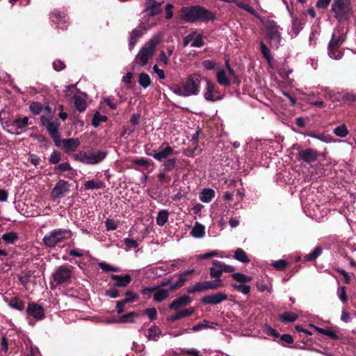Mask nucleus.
Instances as JSON below:
<instances>
[{
  "instance_id": "1",
  "label": "nucleus",
  "mask_w": 356,
  "mask_h": 356,
  "mask_svg": "<svg viewBox=\"0 0 356 356\" xmlns=\"http://www.w3.org/2000/svg\"><path fill=\"white\" fill-rule=\"evenodd\" d=\"M180 12V19L189 23L213 22L216 19L214 13L198 5L182 7Z\"/></svg>"
},
{
  "instance_id": "2",
  "label": "nucleus",
  "mask_w": 356,
  "mask_h": 356,
  "mask_svg": "<svg viewBox=\"0 0 356 356\" xmlns=\"http://www.w3.org/2000/svg\"><path fill=\"white\" fill-rule=\"evenodd\" d=\"M202 81L200 75L193 74L186 79L182 86L175 85L170 90L176 95L183 97L196 95L200 92V83Z\"/></svg>"
},
{
  "instance_id": "3",
  "label": "nucleus",
  "mask_w": 356,
  "mask_h": 356,
  "mask_svg": "<svg viewBox=\"0 0 356 356\" xmlns=\"http://www.w3.org/2000/svg\"><path fill=\"white\" fill-rule=\"evenodd\" d=\"M159 42L160 39L156 36L153 37L147 41L136 55L135 58L136 62L141 66L146 65L149 60L153 57L156 48Z\"/></svg>"
},
{
  "instance_id": "4",
  "label": "nucleus",
  "mask_w": 356,
  "mask_h": 356,
  "mask_svg": "<svg viewBox=\"0 0 356 356\" xmlns=\"http://www.w3.org/2000/svg\"><path fill=\"white\" fill-rule=\"evenodd\" d=\"M72 232L69 229H54L47 233L42 238L43 243L48 248H54L59 243L70 238Z\"/></svg>"
},
{
  "instance_id": "5",
  "label": "nucleus",
  "mask_w": 356,
  "mask_h": 356,
  "mask_svg": "<svg viewBox=\"0 0 356 356\" xmlns=\"http://www.w3.org/2000/svg\"><path fill=\"white\" fill-rule=\"evenodd\" d=\"M330 11L334 14V17L339 22L348 19L353 11L350 0H334Z\"/></svg>"
},
{
  "instance_id": "6",
  "label": "nucleus",
  "mask_w": 356,
  "mask_h": 356,
  "mask_svg": "<svg viewBox=\"0 0 356 356\" xmlns=\"http://www.w3.org/2000/svg\"><path fill=\"white\" fill-rule=\"evenodd\" d=\"M108 154L107 151L95 150L92 152H79L74 154L73 158L75 161H80L87 165H95L103 161Z\"/></svg>"
},
{
  "instance_id": "7",
  "label": "nucleus",
  "mask_w": 356,
  "mask_h": 356,
  "mask_svg": "<svg viewBox=\"0 0 356 356\" xmlns=\"http://www.w3.org/2000/svg\"><path fill=\"white\" fill-rule=\"evenodd\" d=\"M72 266L61 265L57 267L51 275L52 280L57 285L67 284L70 283Z\"/></svg>"
},
{
  "instance_id": "8",
  "label": "nucleus",
  "mask_w": 356,
  "mask_h": 356,
  "mask_svg": "<svg viewBox=\"0 0 356 356\" xmlns=\"http://www.w3.org/2000/svg\"><path fill=\"white\" fill-rule=\"evenodd\" d=\"M58 147L63 149L65 152L70 153L74 152L80 145L81 143L78 138L61 139L60 135H51Z\"/></svg>"
},
{
  "instance_id": "9",
  "label": "nucleus",
  "mask_w": 356,
  "mask_h": 356,
  "mask_svg": "<svg viewBox=\"0 0 356 356\" xmlns=\"http://www.w3.org/2000/svg\"><path fill=\"white\" fill-rule=\"evenodd\" d=\"M213 266L209 268V274L212 278L220 279L222 273H233L235 267L226 264L218 260L212 261Z\"/></svg>"
},
{
  "instance_id": "10",
  "label": "nucleus",
  "mask_w": 356,
  "mask_h": 356,
  "mask_svg": "<svg viewBox=\"0 0 356 356\" xmlns=\"http://www.w3.org/2000/svg\"><path fill=\"white\" fill-rule=\"evenodd\" d=\"M266 35L270 40L272 47H278L282 37L279 32V26L274 21H268L266 25Z\"/></svg>"
},
{
  "instance_id": "11",
  "label": "nucleus",
  "mask_w": 356,
  "mask_h": 356,
  "mask_svg": "<svg viewBox=\"0 0 356 356\" xmlns=\"http://www.w3.org/2000/svg\"><path fill=\"white\" fill-rule=\"evenodd\" d=\"M70 184L67 181L63 179L59 180L52 189L51 196L52 200L55 201L58 199L63 197L69 191Z\"/></svg>"
},
{
  "instance_id": "12",
  "label": "nucleus",
  "mask_w": 356,
  "mask_h": 356,
  "mask_svg": "<svg viewBox=\"0 0 356 356\" xmlns=\"http://www.w3.org/2000/svg\"><path fill=\"white\" fill-rule=\"evenodd\" d=\"M228 299V296L222 292L207 294L201 298V302L204 305H218Z\"/></svg>"
},
{
  "instance_id": "13",
  "label": "nucleus",
  "mask_w": 356,
  "mask_h": 356,
  "mask_svg": "<svg viewBox=\"0 0 356 356\" xmlns=\"http://www.w3.org/2000/svg\"><path fill=\"white\" fill-rule=\"evenodd\" d=\"M26 313L38 321L42 320L45 317L44 309L41 305L34 302L28 303Z\"/></svg>"
},
{
  "instance_id": "14",
  "label": "nucleus",
  "mask_w": 356,
  "mask_h": 356,
  "mask_svg": "<svg viewBox=\"0 0 356 356\" xmlns=\"http://www.w3.org/2000/svg\"><path fill=\"white\" fill-rule=\"evenodd\" d=\"M207 83V91L204 92V98L207 101H217L221 99V96L219 95L217 90H216V86L213 83L209 81L207 79H204Z\"/></svg>"
},
{
  "instance_id": "15",
  "label": "nucleus",
  "mask_w": 356,
  "mask_h": 356,
  "mask_svg": "<svg viewBox=\"0 0 356 356\" xmlns=\"http://www.w3.org/2000/svg\"><path fill=\"white\" fill-rule=\"evenodd\" d=\"M318 152L312 148L301 149L298 154V159L302 160L306 163L315 161L318 158Z\"/></svg>"
},
{
  "instance_id": "16",
  "label": "nucleus",
  "mask_w": 356,
  "mask_h": 356,
  "mask_svg": "<svg viewBox=\"0 0 356 356\" xmlns=\"http://www.w3.org/2000/svg\"><path fill=\"white\" fill-rule=\"evenodd\" d=\"M173 153V149L169 146L166 145L164 147H161V149L159 152L154 151V152H149L148 149H146V154L149 156H152L156 160L159 161H163L166 159L169 156L172 155Z\"/></svg>"
},
{
  "instance_id": "17",
  "label": "nucleus",
  "mask_w": 356,
  "mask_h": 356,
  "mask_svg": "<svg viewBox=\"0 0 356 356\" xmlns=\"http://www.w3.org/2000/svg\"><path fill=\"white\" fill-rule=\"evenodd\" d=\"M192 302L191 298L188 295H183L174 300L169 305V309L174 311H178L181 307L190 305Z\"/></svg>"
},
{
  "instance_id": "18",
  "label": "nucleus",
  "mask_w": 356,
  "mask_h": 356,
  "mask_svg": "<svg viewBox=\"0 0 356 356\" xmlns=\"http://www.w3.org/2000/svg\"><path fill=\"white\" fill-rule=\"evenodd\" d=\"M145 11L148 15L154 16L161 13V3L157 2L155 0H147L145 3Z\"/></svg>"
},
{
  "instance_id": "19",
  "label": "nucleus",
  "mask_w": 356,
  "mask_h": 356,
  "mask_svg": "<svg viewBox=\"0 0 356 356\" xmlns=\"http://www.w3.org/2000/svg\"><path fill=\"white\" fill-rule=\"evenodd\" d=\"M42 124L46 127L49 134H58L59 123L57 120H53L44 116L40 118Z\"/></svg>"
},
{
  "instance_id": "20",
  "label": "nucleus",
  "mask_w": 356,
  "mask_h": 356,
  "mask_svg": "<svg viewBox=\"0 0 356 356\" xmlns=\"http://www.w3.org/2000/svg\"><path fill=\"white\" fill-rule=\"evenodd\" d=\"M195 312V309L191 307L190 309H185L178 311L175 315L169 316L167 317V321L169 322H175L181 318L191 316Z\"/></svg>"
},
{
  "instance_id": "21",
  "label": "nucleus",
  "mask_w": 356,
  "mask_h": 356,
  "mask_svg": "<svg viewBox=\"0 0 356 356\" xmlns=\"http://www.w3.org/2000/svg\"><path fill=\"white\" fill-rule=\"evenodd\" d=\"M111 277V280L116 282L114 284V286L116 287H125L131 281V277L129 274H127L124 276L119 275H112Z\"/></svg>"
},
{
  "instance_id": "22",
  "label": "nucleus",
  "mask_w": 356,
  "mask_h": 356,
  "mask_svg": "<svg viewBox=\"0 0 356 356\" xmlns=\"http://www.w3.org/2000/svg\"><path fill=\"white\" fill-rule=\"evenodd\" d=\"M4 300L8 303V306L12 309L18 311H23L25 308V302L18 297H13L10 300L4 298Z\"/></svg>"
},
{
  "instance_id": "23",
  "label": "nucleus",
  "mask_w": 356,
  "mask_h": 356,
  "mask_svg": "<svg viewBox=\"0 0 356 356\" xmlns=\"http://www.w3.org/2000/svg\"><path fill=\"white\" fill-rule=\"evenodd\" d=\"M156 288L154 290L153 295L154 300L157 302H161L169 297V290L160 288L159 286H155Z\"/></svg>"
},
{
  "instance_id": "24",
  "label": "nucleus",
  "mask_w": 356,
  "mask_h": 356,
  "mask_svg": "<svg viewBox=\"0 0 356 356\" xmlns=\"http://www.w3.org/2000/svg\"><path fill=\"white\" fill-rule=\"evenodd\" d=\"M309 325L311 327H314L315 329V330H316L318 333H320L321 334L325 335V336L328 337L329 338L334 339V340L339 339V336L336 334V332L331 327L325 329V328L317 327L313 324H310Z\"/></svg>"
},
{
  "instance_id": "25",
  "label": "nucleus",
  "mask_w": 356,
  "mask_h": 356,
  "mask_svg": "<svg viewBox=\"0 0 356 356\" xmlns=\"http://www.w3.org/2000/svg\"><path fill=\"white\" fill-rule=\"evenodd\" d=\"M84 189L87 190H94V189H103L106 187L105 184L99 180H89L84 183Z\"/></svg>"
},
{
  "instance_id": "26",
  "label": "nucleus",
  "mask_w": 356,
  "mask_h": 356,
  "mask_svg": "<svg viewBox=\"0 0 356 356\" xmlns=\"http://www.w3.org/2000/svg\"><path fill=\"white\" fill-rule=\"evenodd\" d=\"M54 171L57 175H61L62 172L67 171H70L72 175H76L75 170H73L70 164L67 162H64L58 164L54 168Z\"/></svg>"
},
{
  "instance_id": "27",
  "label": "nucleus",
  "mask_w": 356,
  "mask_h": 356,
  "mask_svg": "<svg viewBox=\"0 0 356 356\" xmlns=\"http://www.w3.org/2000/svg\"><path fill=\"white\" fill-rule=\"evenodd\" d=\"M213 280L204 281L207 290H216L224 286L223 281L221 279L214 278Z\"/></svg>"
},
{
  "instance_id": "28",
  "label": "nucleus",
  "mask_w": 356,
  "mask_h": 356,
  "mask_svg": "<svg viewBox=\"0 0 356 356\" xmlns=\"http://www.w3.org/2000/svg\"><path fill=\"white\" fill-rule=\"evenodd\" d=\"M205 234L204 226L198 222H196L193 227L191 234L195 238H202Z\"/></svg>"
},
{
  "instance_id": "29",
  "label": "nucleus",
  "mask_w": 356,
  "mask_h": 356,
  "mask_svg": "<svg viewBox=\"0 0 356 356\" xmlns=\"http://www.w3.org/2000/svg\"><path fill=\"white\" fill-rule=\"evenodd\" d=\"M215 195V192L211 188H204L200 193V200L203 202H210Z\"/></svg>"
},
{
  "instance_id": "30",
  "label": "nucleus",
  "mask_w": 356,
  "mask_h": 356,
  "mask_svg": "<svg viewBox=\"0 0 356 356\" xmlns=\"http://www.w3.org/2000/svg\"><path fill=\"white\" fill-rule=\"evenodd\" d=\"M298 315L290 312H284L282 314L279 315L278 318L284 323H292L297 320Z\"/></svg>"
},
{
  "instance_id": "31",
  "label": "nucleus",
  "mask_w": 356,
  "mask_h": 356,
  "mask_svg": "<svg viewBox=\"0 0 356 356\" xmlns=\"http://www.w3.org/2000/svg\"><path fill=\"white\" fill-rule=\"evenodd\" d=\"M169 212L166 209H163L159 211L156 217V224L159 226H163L168 220Z\"/></svg>"
},
{
  "instance_id": "32",
  "label": "nucleus",
  "mask_w": 356,
  "mask_h": 356,
  "mask_svg": "<svg viewBox=\"0 0 356 356\" xmlns=\"http://www.w3.org/2000/svg\"><path fill=\"white\" fill-rule=\"evenodd\" d=\"M234 257L235 259L244 264H248L250 262V259L248 258L245 251L239 248L235 250Z\"/></svg>"
},
{
  "instance_id": "33",
  "label": "nucleus",
  "mask_w": 356,
  "mask_h": 356,
  "mask_svg": "<svg viewBox=\"0 0 356 356\" xmlns=\"http://www.w3.org/2000/svg\"><path fill=\"white\" fill-rule=\"evenodd\" d=\"M138 83L143 88H147L151 86L152 80L147 73L143 72L139 74Z\"/></svg>"
},
{
  "instance_id": "34",
  "label": "nucleus",
  "mask_w": 356,
  "mask_h": 356,
  "mask_svg": "<svg viewBox=\"0 0 356 356\" xmlns=\"http://www.w3.org/2000/svg\"><path fill=\"white\" fill-rule=\"evenodd\" d=\"M161 334V330L156 325L151 326L148 330L147 338L149 340L158 341L159 337Z\"/></svg>"
},
{
  "instance_id": "35",
  "label": "nucleus",
  "mask_w": 356,
  "mask_h": 356,
  "mask_svg": "<svg viewBox=\"0 0 356 356\" xmlns=\"http://www.w3.org/2000/svg\"><path fill=\"white\" fill-rule=\"evenodd\" d=\"M206 291L207 290L206 288L204 281L196 282L193 286L189 287L187 289V292L188 293H195L197 292H202Z\"/></svg>"
},
{
  "instance_id": "36",
  "label": "nucleus",
  "mask_w": 356,
  "mask_h": 356,
  "mask_svg": "<svg viewBox=\"0 0 356 356\" xmlns=\"http://www.w3.org/2000/svg\"><path fill=\"white\" fill-rule=\"evenodd\" d=\"M74 106L76 110L83 112L86 108V101L80 96L74 95L73 97Z\"/></svg>"
},
{
  "instance_id": "37",
  "label": "nucleus",
  "mask_w": 356,
  "mask_h": 356,
  "mask_svg": "<svg viewBox=\"0 0 356 356\" xmlns=\"http://www.w3.org/2000/svg\"><path fill=\"white\" fill-rule=\"evenodd\" d=\"M231 277L236 282H238L241 283L249 282L252 279V277L251 276L247 275L241 273H233L231 275Z\"/></svg>"
},
{
  "instance_id": "38",
  "label": "nucleus",
  "mask_w": 356,
  "mask_h": 356,
  "mask_svg": "<svg viewBox=\"0 0 356 356\" xmlns=\"http://www.w3.org/2000/svg\"><path fill=\"white\" fill-rule=\"evenodd\" d=\"M138 315L134 312H130L126 314L122 315L120 316L118 319L119 323H134V318L137 317Z\"/></svg>"
},
{
  "instance_id": "39",
  "label": "nucleus",
  "mask_w": 356,
  "mask_h": 356,
  "mask_svg": "<svg viewBox=\"0 0 356 356\" xmlns=\"http://www.w3.org/2000/svg\"><path fill=\"white\" fill-rule=\"evenodd\" d=\"M1 238L6 244H12L18 238V234L15 232H10L3 234Z\"/></svg>"
},
{
  "instance_id": "40",
  "label": "nucleus",
  "mask_w": 356,
  "mask_h": 356,
  "mask_svg": "<svg viewBox=\"0 0 356 356\" xmlns=\"http://www.w3.org/2000/svg\"><path fill=\"white\" fill-rule=\"evenodd\" d=\"M216 78H217V81L218 82L219 84L224 86H230V81L226 77V73L224 70H220V71L218 72Z\"/></svg>"
},
{
  "instance_id": "41",
  "label": "nucleus",
  "mask_w": 356,
  "mask_h": 356,
  "mask_svg": "<svg viewBox=\"0 0 356 356\" xmlns=\"http://www.w3.org/2000/svg\"><path fill=\"white\" fill-rule=\"evenodd\" d=\"M323 249L321 247H316L312 252L305 255L306 261H315L322 253Z\"/></svg>"
},
{
  "instance_id": "42",
  "label": "nucleus",
  "mask_w": 356,
  "mask_h": 356,
  "mask_svg": "<svg viewBox=\"0 0 356 356\" xmlns=\"http://www.w3.org/2000/svg\"><path fill=\"white\" fill-rule=\"evenodd\" d=\"M342 44V40L339 36L337 37L334 33L332 34V38L328 44V49H338Z\"/></svg>"
},
{
  "instance_id": "43",
  "label": "nucleus",
  "mask_w": 356,
  "mask_h": 356,
  "mask_svg": "<svg viewBox=\"0 0 356 356\" xmlns=\"http://www.w3.org/2000/svg\"><path fill=\"white\" fill-rule=\"evenodd\" d=\"M207 323H208V321L207 320H204L202 323H199V324L194 325L191 330L193 332H198V331L204 330V329L213 328L214 327L213 325H215V326L218 325V323H213V322L211 323L212 325H209Z\"/></svg>"
},
{
  "instance_id": "44",
  "label": "nucleus",
  "mask_w": 356,
  "mask_h": 356,
  "mask_svg": "<svg viewBox=\"0 0 356 356\" xmlns=\"http://www.w3.org/2000/svg\"><path fill=\"white\" fill-rule=\"evenodd\" d=\"M51 19L54 23L58 24V26H60L61 23L65 22V16L63 13L58 11L51 13Z\"/></svg>"
},
{
  "instance_id": "45",
  "label": "nucleus",
  "mask_w": 356,
  "mask_h": 356,
  "mask_svg": "<svg viewBox=\"0 0 356 356\" xmlns=\"http://www.w3.org/2000/svg\"><path fill=\"white\" fill-rule=\"evenodd\" d=\"M302 29V24L298 17H293L292 21V33L296 36Z\"/></svg>"
},
{
  "instance_id": "46",
  "label": "nucleus",
  "mask_w": 356,
  "mask_h": 356,
  "mask_svg": "<svg viewBox=\"0 0 356 356\" xmlns=\"http://www.w3.org/2000/svg\"><path fill=\"white\" fill-rule=\"evenodd\" d=\"M231 286L236 291L241 292L244 295L248 294L250 291V286L249 285L232 283L231 284Z\"/></svg>"
},
{
  "instance_id": "47",
  "label": "nucleus",
  "mask_w": 356,
  "mask_h": 356,
  "mask_svg": "<svg viewBox=\"0 0 356 356\" xmlns=\"http://www.w3.org/2000/svg\"><path fill=\"white\" fill-rule=\"evenodd\" d=\"M194 272H195V269L192 268V269L187 270L180 273L179 275V280L177 282L182 287L188 280L187 276L188 275L193 274Z\"/></svg>"
},
{
  "instance_id": "48",
  "label": "nucleus",
  "mask_w": 356,
  "mask_h": 356,
  "mask_svg": "<svg viewBox=\"0 0 356 356\" xmlns=\"http://www.w3.org/2000/svg\"><path fill=\"white\" fill-rule=\"evenodd\" d=\"M30 111L33 115H39L43 109V106L41 103L38 102H33L29 105Z\"/></svg>"
},
{
  "instance_id": "49",
  "label": "nucleus",
  "mask_w": 356,
  "mask_h": 356,
  "mask_svg": "<svg viewBox=\"0 0 356 356\" xmlns=\"http://www.w3.org/2000/svg\"><path fill=\"white\" fill-rule=\"evenodd\" d=\"M107 117L106 115H101L99 112H96L93 116L92 120V124L94 127H98L101 122H106Z\"/></svg>"
},
{
  "instance_id": "50",
  "label": "nucleus",
  "mask_w": 356,
  "mask_h": 356,
  "mask_svg": "<svg viewBox=\"0 0 356 356\" xmlns=\"http://www.w3.org/2000/svg\"><path fill=\"white\" fill-rule=\"evenodd\" d=\"M259 44H260V50H261V52L263 56L268 60V62L270 63L272 59V56H271L270 50L266 47V45L264 43L263 41H261Z\"/></svg>"
},
{
  "instance_id": "51",
  "label": "nucleus",
  "mask_w": 356,
  "mask_h": 356,
  "mask_svg": "<svg viewBox=\"0 0 356 356\" xmlns=\"http://www.w3.org/2000/svg\"><path fill=\"white\" fill-rule=\"evenodd\" d=\"M289 263L284 259L275 261L271 264V266L277 270H284L288 266Z\"/></svg>"
},
{
  "instance_id": "52",
  "label": "nucleus",
  "mask_w": 356,
  "mask_h": 356,
  "mask_svg": "<svg viewBox=\"0 0 356 356\" xmlns=\"http://www.w3.org/2000/svg\"><path fill=\"white\" fill-rule=\"evenodd\" d=\"M100 268L105 272H119L120 269L118 267L113 266L106 262H101L99 264Z\"/></svg>"
},
{
  "instance_id": "53",
  "label": "nucleus",
  "mask_w": 356,
  "mask_h": 356,
  "mask_svg": "<svg viewBox=\"0 0 356 356\" xmlns=\"http://www.w3.org/2000/svg\"><path fill=\"white\" fill-rule=\"evenodd\" d=\"M125 296H126V298L123 300L126 303L133 302L135 300H136L138 298V296L137 293H136L131 291H129V290H128L125 292Z\"/></svg>"
},
{
  "instance_id": "54",
  "label": "nucleus",
  "mask_w": 356,
  "mask_h": 356,
  "mask_svg": "<svg viewBox=\"0 0 356 356\" xmlns=\"http://www.w3.org/2000/svg\"><path fill=\"white\" fill-rule=\"evenodd\" d=\"M61 159V155L60 153L57 151H54L49 159V163L51 164H56L58 163Z\"/></svg>"
},
{
  "instance_id": "55",
  "label": "nucleus",
  "mask_w": 356,
  "mask_h": 356,
  "mask_svg": "<svg viewBox=\"0 0 356 356\" xmlns=\"http://www.w3.org/2000/svg\"><path fill=\"white\" fill-rule=\"evenodd\" d=\"M28 122H29V118L27 117L17 118V119L15 120V121H14L15 126L18 129H22V128L26 127L28 124Z\"/></svg>"
},
{
  "instance_id": "56",
  "label": "nucleus",
  "mask_w": 356,
  "mask_h": 356,
  "mask_svg": "<svg viewBox=\"0 0 356 356\" xmlns=\"http://www.w3.org/2000/svg\"><path fill=\"white\" fill-rule=\"evenodd\" d=\"M124 243L128 249L137 248L138 247V242L133 238H125L124 239Z\"/></svg>"
},
{
  "instance_id": "57",
  "label": "nucleus",
  "mask_w": 356,
  "mask_h": 356,
  "mask_svg": "<svg viewBox=\"0 0 356 356\" xmlns=\"http://www.w3.org/2000/svg\"><path fill=\"white\" fill-rule=\"evenodd\" d=\"M176 165V159H168L164 163V170L165 171H171Z\"/></svg>"
},
{
  "instance_id": "58",
  "label": "nucleus",
  "mask_w": 356,
  "mask_h": 356,
  "mask_svg": "<svg viewBox=\"0 0 356 356\" xmlns=\"http://www.w3.org/2000/svg\"><path fill=\"white\" fill-rule=\"evenodd\" d=\"M145 314L149 318L151 321L156 319L157 311L155 308H147L145 310Z\"/></svg>"
},
{
  "instance_id": "59",
  "label": "nucleus",
  "mask_w": 356,
  "mask_h": 356,
  "mask_svg": "<svg viewBox=\"0 0 356 356\" xmlns=\"http://www.w3.org/2000/svg\"><path fill=\"white\" fill-rule=\"evenodd\" d=\"M105 225L107 230H115L118 227L116 222L111 218H107L105 221Z\"/></svg>"
},
{
  "instance_id": "60",
  "label": "nucleus",
  "mask_w": 356,
  "mask_h": 356,
  "mask_svg": "<svg viewBox=\"0 0 356 356\" xmlns=\"http://www.w3.org/2000/svg\"><path fill=\"white\" fill-rule=\"evenodd\" d=\"M346 289V286H341L338 291L339 298L343 303H346L348 301Z\"/></svg>"
},
{
  "instance_id": "61",
  "label": "nucleus",
  "mask_w": 356,
  "mask_h": 356,
  "mask_svg": "<svg viewBox=\"0 0 356 356\" xmlns=\"http://www.w3.org/2000/svg\"><path fill=\"white\" fill-rule=\"evenodd\" d=\"M328 54L330 58L337 60L341 58L343 56L342 52L337 51V49H328Z\"/></svg>"
},
{
  "instance_id": "62",
  "label": "nucleus",
  "mask_w": 356,
  "mask_h": 356,
  "mask_svg": "<svg viewBox=\"0 0 356 356\" xmlns=\"http://www.w3.org/2000/svg\"><path fill=\"white\" fill-rule=\"evenodd\" d=\"M52 66L56 71H60L65 67L64 62L60 60H54L52 63Z\"/></svg>"
},
{
  "instance_id": "63",
  "label": "nucleus",
  "mask_w": 356,
  "mask_h": 356,
  "mask_svg": "<svg viewBox=\"0 0 356 356\" xmlns=\"http://www.w3.org/2000/svg\"><path fill=\"white\" fill-rule=\"evenodd\" d=\"M195 40L191 44V46L193 47H200L204 45V42L202 41V35L201 34H198L196 37L195 36Z\"/></svg>"
},
{
  "instance_id": "64",
  "label": "nucleus",
  "mask_w": 356,
  "mask_h": 356,
  "mask_svg": "<svg viewBox=\"0 0 356 356\" xmlns=\"http://www.w3.org/2000/svg\"><path fill=\"white\" fill-rule=\"evenodd\" d=\"M280 340L283 342H285L288 344H292L294 341L293 337L292 335L289 334H284L282 335H280Z\"/></svg>"
}]
</instances>
